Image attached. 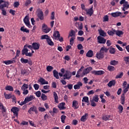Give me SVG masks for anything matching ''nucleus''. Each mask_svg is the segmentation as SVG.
Instances as JSON below:
<instances>
[{"label": "nucleus", "mask_w": 129, "mask_h": 129, "mask_svg": "<svg viewBox=\"0 0 129 129\" xmlns=\"http://www.w3.org/2000/svg\"><path fill=\"white\" fill-rule=\"evenodd\" d=\"M128 9H129V4H128V2H127L123 5L122 11H123V12H125V10H128Z\"/></svg>", "instance_id": "obj_20"}, {"label": "nucleus", "mask_w": 129, "mask_h": 129, "mask_svg": "<svg viewBox=\"0 0 129 129\" xmlns=\"http://www.w3.org/2000/svg\"><path fill=\"white\" fill-rule=\"evenodd\" d=\"M33 87L35 90H38L39 88H40V85H39L38 84H35L33 85Z\"/></svg>", "instance_id": "obj_55"}, {"label": "nucleus", "mask_w": 129, "mask_h": 129, "mask_svg": "<svg viewBox=\"0 0 129 129\" xmlns=\"http://www.w3.org/2000/svg\"><path fill=\"white\" fill-rule=\"evenodd\" d=\"M53 69V67L51 66H48L46 68V70L48 72H51Z\"/></svg>", "instance_id": "obj_50"}, {"label": "nucleus", "mask_w": 129, "mask_h": 129, "mask_svg": "<svg viewBox=\"0 0 129 129\" xmlns=\"http://www.w3.org/2000/svg\"><path fill=\"white\" fill-rule=\"evenodd\" d=\"M37 17L40 21H44V13L43 11L39 9H38Z\"/></svg>", "instance_id": "obj_5"}, {"label": "nucleus", "mask_w": 129, "mask_h": 129, "mask_svg": "<svg viewBox=\"0 0 129 129\" xmlns=\"http://www.w3.org/2000/svg\"><path fill=\"white\" fill-rule=\"evenodd\" d=\"M4 3V4H2ZM10 6V2L4 0H0V10H3L5 8H9Z\"/></svg>", "instance_id": "obj_2"}, {"label": "nucleus", "mask_w": 129, "mask_h": 129, "mask_svg": "<svg viewBox=\"0 0 129 129\" xmlns=\"http://www.w3.org/2000/svg\"><path fill=\"white\" fill-rule=\"evenodd\" d=\"M38 82H40L42 85L45 84H49V82L46 81V80L44 79L43 78H40V79L38 80Z\"/></svg>", "instance_id": "obj_19"}, {"label": "nucleus", "mask_w": 129, "mask_h": 129, "mask_svg": "<svg viewBox=\"0 0 129 129\" xmlns=\"http://www.w3.org/2000/svg\"><path fill=\"white\" fill-rule=\"evenodd\" d=\"M123 76V73L121 72L116 76V78H121Z\"/></svg>", "instance_id": "obj_60"}, {"label": "nucleus", "mask_w": 129, "mask_h": 129, "mask_svg": "<svg viewBox=\"0 0 129 129\" xmlns=\"http://www.w3.org/2000/svg\"><path fill=\"white\" fill-rule=\"evenodd\" d=\"M20 30L22 31V32H24V33H30V30L27 28H25V26H22L20 28Z\"/></svg>", "instance_id": "obj_35"}, {"label": "nucleus", "mask_w": 129, "mask_h": 129, "mask_svg": "<svg viewBox=\"0 0 129 129\" xmlns=\"http://www.w3.org/2000/svg\"><path fill=\"white\" fill-rule=\"evenodd\" d=\"M49 38H50V37L49 36H48V35H43L41 36V40L46 39L47 41Z\"/></svg>", "instance_id": "obj_45"}, {"label": "nucleus", "mask_w": 129, "mask_h": 129, "mask_svg": "<svg viewBox=\"0 0 129 129\" xmlns=\"http://www.w3.org/2000/svg\"><path fill=\"white\" fill-rule=\"evenodd\" d=\"M75 36V31H74V30H72L68 37V38H69L70 37H72V38L70 40V44L71 46L73 45V44H74V40H75V36Z\"/></svg>", "instance_id": "obj_1"}, {"label": "nucleus", "mask_w": 129, "mask_h": 129, "mask_svg": "<svg viewBox=\"0 0 129 129\" xmlns=\"http://www.w3.org/2000/svg\"><path fill=\"white\" fill-rule=\"evenodd\" d=\"M39 111H40L41 112H44V111H46V109L45 108L39 107L38 108Z\"/></svg>", "instance_id": "obj_61"}, {"label": "nucleus", "mask_w": 129, "mask_h": 129, "mask_svg": "<svg viewBox=\"0 0 129 129\" xmlns=\"http://www.w3.org/2000/svg\"><path fill=\"white\" fill-rule=\"evenodd\" d=\"M58 108H59L60 110H63V109H66V107H65V103L64 102L60 103L58 105Z\"/></svg>", "instance_id": "obj_22"}, {"label": "nucleus", "mask_w": 129, "mask_h": 129, "mask_svg": "<svg viewBox=\"0 0 129 129\" xmlns=\"http://www.w3.org/2000/svg\"><path fill=\"white\" fill-rule=\"evenodd\" d=\"M11 112L14 113V115L16 117H19V111H20V108L17 107H13L11 109Z\"/></svg>", "instance_id": "obj_4"}, {"label": "nucleus", "mask_w": 129, "mask_h": 129, "mask_svg": "<svg viewBox=\"0 0 129 129\" xmlns=\"http://www.w3.org/2000/svg\"><path fill=\"white\" fill-rule=\"evenodd\" d=\"M108 70L110 72L114 71V70H115V68L113 66H109L108 67Z\"/></svg>", "instance_id": "obj_49"}, {"label": "nucleus", "mask_w": 129, "mask_h": 129, "mask_svg": "<svg viewBox=\"0 0 129 129\" xmlns=\"http://www.w3.org/2000/svg\"><path fill=\"white\" fill-rule=\"evenodd\" d=\"M69 88V89H70V90H71L72 89H73V85L72 84H68L66 86H64V88L66 89V88Z\"/></svg>", "instance_id": "obj_47"}, {"label": "nucleus", "mask_w": 129, "mask_h": 129, "mask_svg": "<svg viewBox=\"0 0 129 129\" xmlns=\"http://www.w3.org/2000/svg\"><path fill=\"white\" fill-rule=\"evenodd\" d=\"M16 62V60H6V61H4L3 63H5L6 65H10V64H13V63H15Z\"/></svg>", "instance_id": "obj_34"}, {"label": "nucleus", "mask_w": 129, "mask_h": 129, "mask_svg": "<svg viewBox=\"0 0 129 129\" xmlns=\"http://www.w3.org/2000/svg\"><path fill=\"white\" fill-rule=\"evenodd\" d=\"M123 60L125 62V64H129V56L124 57Z\"/></svg>", "instance_id": "obj_51"}, {"label": "nucleus", "mask_w": 129, "mask_h": 129, "mask_svg": "<svg viewBox=\"0 0 129 129\" xmlns=\"http://www.w3.org/2000/svg\"><path fill=\"white\" fill-rule=\"evenodd\" d=\"M63 77L64 80H69V79H71V77H72V73L70 71H66V73L63 75Z\"/></svg>", "instance_id": "obj_3"}, {"label": "nucleus", "mask_w": 129, "mask_h": 129, "mask_svg": "<svg viewBox=\"0 0 129 129\" xmlns=\"http://www.w3.org/2000/svg\"><path fill=\"white\" fill-rule=\"evenodd\" d=\"M97 42L99 44H105L106 43V39L102 36H99L97 37Z\"/></svg>", "instance_id": "obj_8"}, {"label": "nucleus", "mask_w": 129, "mask_h": 129, "mask_svg": "<svg viewBox=\"0 0 129 129\" xmlns=\"http://www.w3.org/2000/svg\"><path fill=\"white\" fill-rule=\"evenodd\" d=\"M98 31L101 37H106V32H104V31L102 30V29H99Z\"/></svg>", "instance_id": "obj_21"}, {"label": "nucleus", "mask_w": 129, "mask_h": 129, "mask_svg": "<svg viewBox=\"0 0 129 129\" xmlns=\"http://www.w3.org/2000/svg\"><path fill=\"white\" fill-rule=\"evenodd\" d=\"M28 88H29L28 84H24L22 86L21 89L22 90H26V89H28Z\"/></svg>", "instance_id": "obj_48"}, {"label": "nucleus", "mask_w": 129, "mask_h": 129, "mask_svg": "<svg viewBox=\"0 0 129 129\" xmlns=\"http://www.w3.org/2000/svg\"><path fill=\"white\" fill-rule=\"evenodd\" d=\"M28 51L29 49H28V48L24 46L23 49L22 50V55H26L27 52Z\"/></svg>", "instance_id": "obj_37"}, {"label": "nucleus", "mask_w": 129, "mask_h": 129, "mask_svg": "<svg viewBox=\"0 0 129 129\" xmlns=\"http://www.w3.org/2000/svg\"><path fill=\"white\" fill-rule=\"evenodd\" d=\"M20 61L21 63H25V64L28 63L30 66H32L33 65V61H32V60H29L28 59H25L24 58H21L20 59Z\"/></svg>", "instance_id": "obj_7"}, {"label": "nucleus", "mask_w": 129, "mask_h": 129, "mask_svg": "<svg viewBox=\"0 0 129 129\" xmlns=\"http://www.w3.org/2000/svg\"><path fill=\"white\" fill-rule=\"evenodd\" d=\"M96 58L99 59V60L103 59V58H104V54H103L102 52H101L100 51H99V52H97Z\"/></svg>", "instance_id": "obj_15"}, {"label": "nucleus", "mask_w": 129, "mask_h": 129, "mask_svg": "<svg viewBox=\"0 0 129 129\" xmlns=\"http://www.w3.org/2000/svg\"><path fill=\"white\" fill-rule=\"evenodd\" d=\"M82 102H86V103H89V98L88 97H84L82 100Z\"/></svg>", "instance_id": "obj_42"}, {"label": "nucleus", "mask_w": 129, "mask_h": 129, "mask_svg": "<svg viewBox=\"0 0 129 129\" xmlns=\"http://www.w3.org/2000/svg\"><path fill=\"white\" fill-rule=\"evenodd\" d=\"M82 86V83L81 82H79L78 83L77 85H75L74 86V89L76 90V89H80V87Z\"/></svg>", "instance_id": "obj_30"}, {"label": "nucleus", "mask_w": 129, "mask_h": 129, "mask_svg": "<svg viewBox=\"0 0 129 129\" xmlns=\"http://www.w3.org/2000/svg\"><path fill=\"white\" fill-rule=\"evenodd\" d=\"M5 89L6 90H8L9 91H14V88L11 86H7L5 87Z\"/></svg>", "instance_id": "obj_43"}, {"label": "nucleus", "mask_w": 129, "mask_h": 129, "mask_svg": "<svg viewBox=\"0 0 129 129\" xmlns=\"http://www.w3.org/2000/svg\"><path fill=\"white\" fill-rule=\"evenodd\" d=\"M86 15H89L90 17H91L93 15L94 11H93V7L90 8L89 9H86Z\"/></svg>", "instance_id": "obj_13"}, {"label": "nucleus", "mask_w": 129, "mask_h": 129, "mask_svg": "<svg viewBox=\"0 0 129 129\" xmlns=\"http://www.w3.org/2000/svg\"><path fill=\"white\" fill-rule=\"evenodd\" d=\"M77 28L78 30H82V29H83V24H82V23L78 24Z\"/></svg>", "instance_id": "obj_53"}, {"label": "nucleus", "mask_w": 129, "mask_h": 129, "mask_svg": "<svg viewBox=\"0 0 129 129\" xmlns=\"http://www.w3.org/2000/svg\"><path fill=\"white\" fill-rule=\"evenodd\" d=\"M46 41H47V44H48L49 46H54V42L52 41V40H51L50 38L48 39Z\"/></svg>", "instance_id": "obj_46"}, {"label": "nucleus", "mask_w": 129, "mask_h": 129, "mask_svg": "<svg viewBox=\"0 0 129 129\" xmlns=\"http://www.w3.org/2000/svg\"><path fill=\"white\" fill-rule=\"evenodd\" d=\"M72 107L74 109H78L79 108V102L78 101L74 100L73 101Z\"/></svg>", "instance_id": "obj_10"}, {"label": "nucleus", "mask_w": 129, "mask_h": 129, "mask_svg": "<svg viewBox=\"0 0 129 129\" xmlns=\"http://www.w3.org/2000/svg\"><path fill=\"white\" fill-rule=\"evenodd\" d=\"M34 50H39L40 49V43L37 42H33L32 43Z\"/></svg>", "instance_id": "obj_17"}, {"label": "nucleus", "mask_w": 129, "mask_h": 129, "mask_svg": "<svg viewBox=\"0 0 129 129\" xmlns=\"http://www.w3.org/2000/svg\"><path fill=\"white\" fill-rule=\"evenodd\" d=\"M118 109L119 110V113H122V110H123V107L121 105H119Z\"/></svg>", "instance_id": "obj_54"}, {"label": "nucleus", "mask_w": 129, "mask_h": 129, "mask_svg": "<svg viewBox=\"0 0 129 129\" xmlns=\"http://www.w3.org/2000/svg\"><path fill=\"white\" fill-rule=\"evenodd\" d=\"M109 118H110V115H104L102 116V119L104 120L105 121H107V120H109Z\"/></svg>", "instance_id": "obj_25"}, {"label": "nucleus", "mask_w": 129, "mask_h": 129, "mask_svg": "<svg viewBox=\"0 0 129 129\" xmlns=\"http://www.w3.org/2000/svg\"><path fill=\"white\" fill-rule=\"evenodd\" d=\"M65 119H66V115H62L61 116V120L62 123H65Z\"/></svg>", "instance_id": "obj_52"}, {"label": "nucleus", "mask_w": 129, "mask_h": 129, "mask_svg": "<svg viewBox=\"0 0 129 129\" xmlns=\"http://www.w3.org/2000/svg\"><path fill=\"white\" fill-rule=\"evenodd\" d=\"M116 36H118V37H120L121 36H122L124 33L120 30H115V33Z\"/></svg>", "instance_id": "obj_31"}, {"label": "nucleus", "mask_w": 129, "mask_h": 129, "mask_svg": "<svg viewBox=\"0 0 129 129\" xmlns=\"http://www.w3.org/2000/svg\"><path fill=\"white\" fill-rule=\"evenodd\" d=\"M91 73L93 75H102L105 73L103 71H93Z\"/></svg>", "instance_id": "obj_12"}, {"label": "nucleus", "mask_w": 129, "mask_h": 129, "mask_svg": "<svg viewBox=\"0 0 129 129\" xmlns=\"http://www.w3.org/2000/svg\"><path fill=\"white\" fill-rule=\"evenodd\" d=\"M91 106H93V107H95L96 106L97 104L95 103V101H94L93 100H92L91 101Z\"/></svg>", "instance_id": "obj_58"}, {"label": "nucleus", "mask_w": 129, "mask_h": 129, "mask_svg": "<svg viewBox=\"0 0 129 129\" xmlns=\"http://www.w3.org/2000/svg\"><path fill=\"white\" fill-rule=\"evenodd\" d=\"M78 41H80V42H83L84 41V37H77Z\"/></svg>", "instance_id": "obj_62"}, {"label": "nucleus", "mask_w": 129, "mask_h": 129, "mask_svg": "<svg viewBox=\"0 0 129 129\" xmlns=\"http://www.w3.org/2000/svg\"><path fill=\"white\" fill-rule=\"evenodd\" d=\"M93 51L91 50H89L86 53V56L89 57V58L93 57Z\"/></svg>", "instance_id": "obj_28"}, {"label": "nucleus", "mask_w": 129, "mask_h": 129, "mask_svg": "<svg viewBox=\"0 0 129 129\" xmlns=\"http://www.w3.org/2000/svg\"><path fill=\"white\" fill-rule=\"evenodd\" d=\"M53 73L54 77H55L56 79H59V75H58L59 73L57 71H56V70H53Z\"/></svg>", "instance_id": "obj_36"}, {"label": "nucleus", "mask_w": 129, "mask_h": 129, "mask_svg": "<svg viewBox=\"0 0 129 129\" xmlns=\"http://www.w3.org/2000/svg\"><path fill=\"white\" fill-rule=\"evenodd\" d=\"M53 97L54 98L55 102H56V103H59V101L58 100V94H57L55 92H53Z\"/></svg>", "instance_id": "obj_32"}, {"label": "nucleus", "mask_w": 129, "mask_h": 129, "mask_svg": "<svg viewBox=\"0 0 129 129\" xmlns=\"http://www.w3.org/2000/svg\"><path fill=\"white\" fill-rule=\"evenodd\" d=\"M60 33L58 31H56L55 32H54L53 35V36L54 37L55 39H57V38H58V37H60Z\"/></svg>", "instance_id": "obj_40"}, {"label": "nucleus", "mask_w": 129, "mask_h": 129, "mask_svg": "<svg viewBox=\"0 0 129 129\" xmlns=\"http://www.w3.org/2000/svg\"><path fill=\"white\" fill-rule=\"evenodd\" d=\"M116 83V82H115V80H113L111 81H110L108 84L107 86L109 87H111L112 86H114L115 85V84Z\"/></svg>", "instance_id": "obj_26"}, {"label": "nucleus", "mask_w": 129, "mask_h": 129, "mask_svg": "<svg viewBox=\"0 0 129 129\" xmlns=\"http://www.w3.org/2000/svg\"><path fill=\"white\" fill-rule=\"evenodd\" d=\"M42 31L44 33L47 34V33H49V32L51 31V29L50 28H48V26H47L46 24H43L42 25Z\"/></svg>", "instance_id": "obj_11"}, {"label": "nucleus", "mask_w": 129, "mask_h": 129, "mask_svg": "<svg viewBox=\"0 0 129 129\" xmlns=\"http://www.w3.org/2000/svg\"><path fill=\"white\" fill-rule=\"evenodd\" d=\"M31 3H32V1L31 0H26L25 3V6L26 7H28V6H29V5H31Z\"/></svg>", "instance_id": "obj_56"}, {"label": "nucleus", "mask_w": 129, "mask_h": 129, "mask_svg": "<svg viewBox=\"0 0 129 129\" xmlns=\"http://www.w3.org/2000/svg\"><path fill=\"white\" fill-rule=\"evenodd\" d=\"M107 34L109 36H113L115 35V29H112V30H108L107 31Z\"/></svg>", "instance_id": "obj_33"}, {"label": "nucleus", "mask_w": 129, "mask_h": 129, "mask_svg": "<svg viewBox=\"0 0 129 129\" xmlns=\"http://www.w3.org/2000/svg\"><path fill=\"white\" fill-rule=\"evenodd\" d=\"M0 109L2 111L3 116H6V113H5L7 112V108L4 106V104L2 102H0Z\"/></svg>", "instance_id": "obj_9"}, {"label": "nucleus", "mask_w": 129, "mask_h": 129, "mask_svg": "<svg viewBox=\"0 0 129 129\" xmlns=\"http://www.w3.org/2000/svg\"><path fill=\"white\" fill-rule=\"evenodd\" d=\"M19 6H20V3H19L18 2L14 3V8H19Z\"/></svg>", "instance_id": "obj_64"}, {"label": "nucleus", "mask_w": 129, "mask_h": 129, "mask_svg": "<svg viewBox=\"0 0 129 129\" xmlns=\"http://www.w3.org/2000/svg\"><path fill=\"white\" fill-rule=\"evenodd\" d=\"M92 67H90L89 68H87L86 69L84 70V71L83 72V74L84 75H86V74H88L91 70H92Z\"/></svg>", "instance_id": "obj_18"}, {"label": "nucleus", "mask_w": 129, "mask_h": 129, "mask_svg": "<svg viewBox=\"0 0 129 129\" xmlns=\"http://www.w3.org/2000/svg\"><path fill=\"white\" fill-rule=\"evenodd\" d=\"M41 91H38L35 93V95L37 97H41Z\"/></svg>", "instance_id": "obj_63"}, {"label": "nucleus", "mask_w": 129, "mask_h": 129, "mask_svg": "<svg viewBox=\"0 0 129 129\" xmlns=\"http://www.w3.org/2000/svg\"><path fill=\"white\" fill-rule=\"evenodd\" d=\"M12 95L11 94H7L6 93H4V96L6 98V99H10V98H12Z\"/></svg>", "instance_id": "obj_38"}, {"label": "nucleus", "mask_w": 129, "mask_h": 129, "mask_svg": "<svg viewBox=\"0 0 129 129\" xmlns=\"http://www.w3.org/2000/svg\"><path fill=\"white\" fill-rule=\"evenodd\" d=\"M122 13L121 12H116L115 13H112L111 14V16L113 17V18H117L118 17H119L120 16H122Z\"/></svg>", "instance_id": "obj_16"}, {"label": "nucleus", "mask_w": 129, "mask_h": 129, "mask_svg": "<svg viewBox=\"0 0 129 129\" xmlns=\"http://www.w3.org/2000/svg\"><path fill=\"white\" fill-rule=\"evenodd\" d=\"M41 98L42 100L45 101V100H47V96L45 95V94H42Z\"/></svg>", "instance_id": "obj_59"}, {"label": "nucleus", "mask_w": 129, "mask_h": 129, "mask_svg": "<svg viewBox=\"0 0 129 129\" xmlns=\"http://www.w3.org/2000/svg\"><path fill=\"white\" fill-rule=\"evenodd\" d=\"M92 100L95 101V102H98L99 101V98L98 95H95L92 99Z\"/></svg>", "instance_id": "obj_39"}, {"label": "nucleus", "mask_w": 129, "mask_h": 129, "mask_svg": "<svg viewBox=\"0 0 129 129\" xmlns=\"http://www.w3.org/2000/svg\"><path fill=\"white\" fill-rule=\"evenodd\" d=\"M88 116V113H85V115L82 116L80 119L81 121L85 122L86 120H87V117Z\"/></svg>", "instance_id": "obj_24"}, {"label": "nucleus", "mask_w": 129, "mask_h": 129, "mask_svg": "<svg viewBox=\"0 0 129 129\" xmlns=\"http://www.w3.org/2000/svg\"><path fill=\"white\" fill-rule=\"evenodd\" d=\"M100 51L101 53H103L104 54V53H107L108 52V48H106V47L104 46L101 48Z\"/></svg>", "instance_id": "obj_23"}, {"label": "nucleus", "mask_w": 129, "mask_h": 129, "mask_svg": "<svg viewBox=\"0 0 129 129\" xmlns=\"http://www.w3.org/2000/svg\"><path fill=\"white\" fill-rule=\"evenodd\" d=\"M109 52L110 54H115V48L112 47V46H110L108 48Z\"/></svg>", "instance_id": "obj_29"}, {"label": "nucleus", "mask_w": 129, "mask_h": 129, "mask_svg": "<svg viewBox=\"0 0 129 129\" xmlns=\"http://www.w3.org/2000/svg\"><path fill=\"white\" fill-rule=\"evenodd\" d=\"M124 101H125V97L124 96V94H122L121 96V104H124Z\"/></svg>", "instance_id": "obj_41"}, {"label": "nucleus", "mask_w": 129, "mask_h": 129, "mask_svg": "<svg viewBox=\"0 0 129 129\" xmlns=\"http://www.w3.org/2000/svg\"><path fill=\"white\" fill-rule=\"evenodd\" d=\"M32 111H33L34 112H35V113H37L38 112V110H37V107L36 106H33L30 108L29 110H28V113L30 114H32Z\"/></svg>", "instance_id": "obj_14"}, {"label": "nucleus", "mask_w": 129, "mask_h": 129, "mask_svg": "<svg viewBox=\"0 0 129 129\" xmlns=\"http://www.w3.org/2000/svg\"><path fill=\"white\" fill-rule=\"evenodd\" d=\"M35 97H34V96L30 95L29 97H27L25 98V101L26 102H29V101H32L33 99H34Z\"/></svg>", "instance_id": "obj_27"}, {"label": "nucleus", "mask_w": 129, "mask_h": 129, "mask_svg": "<svg viewBox=\"0 0 129 129\" xmlns=\"http://www.w3.org/2000/svg\"><path fill=\"white\" fill-rule=\"evenodd\" d=\"M109 20L108 15H106L103 17V22H108Z\"/></svg>", "instance_id": "obj_57"}, {"label": "nucleus", "mask_w": 129, "mask_h": 129, "mask_svg": "<svg viewBox=\"0 0 129 129\" xmlns=\"http://www.w3.org/2000/svg\"><path fill=\"white\" fill-rule=\"evenodd\" d=\"M110 65H113V66H115V65H117L118 64V61L115 60H111L110 62Z\"/></svg>", "instance_id": "obj_44"}, {"label": "nucleus", "mask_w": 129, "mask_h": 129, "mask_svg": "<svg viewBox=\"0 0 129 129\" xmlns=\"http://www.w3.org/2000/svg\"><path fill=\"white\" fill-rule=\"evenodd\" d=\"M24 23L25 24L26 26L28 28H31V24H30V18L29 16H26L24 19Z\"/></svg>", "instance_id": "obj_6"}]
</instances>
